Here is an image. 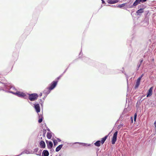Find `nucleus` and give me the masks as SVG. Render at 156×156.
I'll return each instance as SVG.
<instances>
[{
  "mask_svg": "<svg viewBox=\"0 0 156 156\" xmlns=\"http://www.w3.org/2000/svg\"><path fill=\"white\" fill-rule=\"evenodd\" d=\"M137 117V113H136L134 115V118H136Z\"/></svg>",
  "mask_w": 156,
  "mask_h": 156,
  "instance_id": "obj_37",
  "label": "nucleus"
},
{
  "mask_svg": "<svg viewBox=\"0 0 156 156\" xmlns=\"http://www.w3.org/2000/svg\"><path fill=\"white\" fill-rule=\"evenodd\" d=\"M119 120H118V121H117V122H116V123L118 121H119Z\"/></svg>",
  "mask_w": 156,
  "mask_h": 156,
  "instance_id": "obj_60",
  "label": "nucleus"
},
{
  "mask_svg": "<svg viewBox=\"0 0 156 156\" xmlns=\"http://www.w3.org/2000/svg\"><path fill=\"white\" fill-rule=\"evenodd\" d=\"M120 125L122 127L123 125V124L122 123H121Z\"/></svg>",
  "mask_w": 156,
  "mask_h": 156,
  "instance_id": "obj_50",
  "label": "nucleus"
},
{
  "mask_svg": "<svg viewBox=\"0 0 156 156\" xmlns=\"http://www.w3.org/2000/svg\"><path fill=\"white\" fill-rule=\"evenodd\" d=\"M46 142L47 144V147L48 149H51L52 148L53 144L51 141L46 140Z\"/></svg>",
  "mask_w": 156,
  "mask_h": 156,
  "instance_id": "obj_7",
  "label": "nucleus"
},
{
  "mask_svg": "<svg viewBox=\"0 0 156 156\" xmlns=\"http://www.w3.org/2000/svg\"><path fill=\"white\" fill-rule=\"evenodd\" d=\"M34 108L36 111L37 113H38L40 111V107L39 104L35 103L34 104Z\"/></svg>",
  "mask_w": 156,
  "mask_h": 156,
  "instance_id": "obj_5",
  "label": "nucleus"
},
{
  "mask_svg": "<svg viewBox=\"0 0 156 156\" xmlns=\"http://www.w3.org/2000/svg\"><path fill=\"white\" fill-rule=\"evenodd\" d=\"M127 4V3H123L122 4H119L116 7L117 8H122V7H124V6H126V5Z\"/></svg>",
  "mask_w": 156,
  "mask_h": 156,
  "instance_id": "obj_19",
  "label": "nucleus"
},
{
  "mask_svg": "<svg viewBox=\"0 0 156 156\" xmlns=\"http://www.w3.org/2000/svg\"><path fill=\"white\" fill-rule=\"evenodd\" d=\"M122 126H121L120 125H119L117 127V128L119 130V129H120L121 128H122Z\"/></svg>",
  "mask_w": 156,
  "mask_h": 156,
  "instance_id": "obj_34",
  "label": "nucleus"
},
{
  "mask_svg": "<svg viewBox=\"0 0 156 156\" xmlns=\"http://www.w3.org/2000/svg\"><path fill=\"white\" fill-rule=\"evenodd\" d=\"M50 149H51V151H54V149H53L52 148Z\"/></svg>",
  "mask_w": 156,
  "mask_h": 156,
  "instance_id": "obj_52",
  "label": "nucleus"
},
{
  "mask_svg": "<svg viewBox=\"0 0 156 156\" xmlns=\"http://www.w3.org/2000/svg\"><path fill=\"white\" fill-rule=\"evenodd\" d=\"M53 141V143L55 146H56L58 144L57 140H52Z\"/></svg>",
  "mask_w": 156,
  "mask_h": 156,
  "instance_id": "obj_26",
  "label": "nucleus"
},
{
  "mask_svg": "<svg viewBox=\"0 0 156 156\" xmlns=\"http://www.w3.org/2000/svg\"><path fill=\"white\" fill-rule=\"evenodd\" d=\"M47 130L48 132H50V129L48 128L47 127Z\"/></svg>",
  "mask_w": 156,
  "mask_h": 156,
  "instance_id": "obj_47",
  "label": "nucleus"
},
{
  "mask_svg": "<svg viewBox=\"0 0 156 156\" xmlns=\"http://www.w3.org/2000/svg\"><path fill=\"white\" fill-rule=\"evenodd\" d=\"M108 135H109L108 134V135L105 136L101 139V142L102 144H103L105 142L107 138Z\"/></svg>",
  "mask_w": 156,
  "mask_h": 156,
  "instance_id": "obj_17",
  "label": "nucleus"
},
{
  "mask_svg": "<svg viewBox=\"0 0 156 156\" xmlns=\"http://www.w3.org/2000/svg\"><path fill=\"white\" fill-rule=\"evenodd\" d=\"M28 99L31 101H34L36 100L38 97V94L36 93H34L32 94H28Z\"/></svg>",
  "mask_w": 156,
  "mask_h": 156,
  "instance_id": "obj_1",
  "label": "nucleus"
},
{
  "mask_svg": "<svg viewBox=\"0 0 156 156\" xmlns=\"http://www.w3.org/2000/svg\"><path fill=\"white\" fill-rule=\"evenodd\" d=\"M42 93H41L40 94L39 96H40V97H41V96H42Z\"/></svg>",
  "mask_w": 156,
  "mask_h": 156,
  "instance_id": "obj_51",
  "label": "nucleus"
},
{
  "mask_svg": "<svg viewBox=\"0 0 156 156\" xmlns=\"http://www.w3.org/2000/svg\"><path fill=\"white\" fill-rule=\"evenodd\" d=\"M24 94L25 96L22 97V98H23L26 99H28V97L26 95V94L25 93H24Z\"/></svg>",
  "mask_w": 156,
  "mask_h": 156,
  "instance_id": "obj_27",
  "label": "nucleus"
},
{
  "mask_svg": "<svg viewBox=\"0 0 156 156\" xmlns=\"http://www.w3.org/2000/svg\"><path fill=\"white\" fill-rule=\"evenodd\" d=\"M39 115V120H38V122L39 123H41L43 119V116L42 115H39V114H38Z\"/></svg>",
  "mask_w": 156,
  "mask_h": 156,
  "instance_id": "obj_16",
  "label": "nucleus"
},
{
  "mask_svg": "<svg viewBox=\"0 0 156 156\" xmlns=\"http://www.w3.org/2000/svg\"><path fill=\"white\" fill-rule=\"evenodd\" d=\"M126 6L127 8H133L134 7L133 5H128L127 4L126 5Z\"/></svg>",
  "mask_w": 156,
  "mask_h": 156,
  "instance_id": "obj_25",
  "label": "nucleus"
},
{
  "mask_svg": "<svg viewBox=\"0 0 156 156\" xmlns=\"http://www.w3.org/2000/svg\"><path fill=\"white\" fill-rule=\"evenodd\" d=\"M140 2L139 1V0H136L133 3V5L134 7L136 6L139 4Z\"/></svg>",
  "mask_w": 156,
  "mask_h": 156,
  "instance_id": "obj_22",
  "label": "nucleus"
},
{
  "mask_svg": "<svg viewBox=\"0 0 156 156\" xmlns=\"http://www.w3.org/2000/svg\"><path fill=\"white\" fill-rule=\"evenodd\" d=\"M46 133V130L45 129H43V136H44Z\"/></svg>",
  "mask_w": 156,
  "mask_h": 156,
  "instance_id": "obj_31",
  "label": "nucleus"
},
{
  "mask_svg": "<svg viewBox=\"0 0 156 156\" xmlns=\"http://www.w3.org/2000/svg\"><path fill=\"white\" fill-rule=\"evenodd\" d=\"M42 150H41L38 152V154H36L37 155L41 156V152Z\"/></svg>",
  "mask_w": 156,
  "mask_h": 156,
  "instance_id": "obj_28",
  "label": "nucleus"
},
{
  "mask_svg": "<svg viewBox=\"0 0 156 156\" xmlns=\"http://www.w3.org/2000/svg\"><path fill=\"white\" fill-rule=\"evenodd\" d=\"M49 153L47 150H44L42 153L41 156H48Z\"/></svg>",
  "mask_w": 156,
  "mask_h": 156,
  "instance_id": "obj_13",
  "label": "nucleus"
},
{
  "mask_svg": "<svg viewBox=\"0 0 156 156\" xmlns=\"http://www.w3.org/2000/svg\"><path fill=\"white\" fill-rule=\"evenodd\" d=\"M140 66H141V65H140V64H139V63L138 64V65L137 66V68H136V70H138L139 68L140 67Z\"/></svg>",
  "mask_w": 156,
  "mask_h": 156,
  "instance_id": "obj_32",
  "label": "nucleus"
},
{
  "mask_svg": "<svg viewBox=\"0 0 156 156\" xmlns=\"http://www.w3.org/2000/svg\"><path fill=\"white\" fill-rule=\"evenodd\" d=\"M141 78H142L140 76L138 78V79L137 80L138 81H139L140 82V80L141 79Z\"/></svg>",
  "mask_w": 156,
  "mask_h": 156,
  "instance_id": "obj_35",
  "label": "nucleus"
},
{
  "mask_svg": "<svg viewBox=\"0 0 156 156\" xmlns=\"http://www.w3.org/2000/svg\"><path fill=\"white\" fill-rule=\"evenodd\" d=\"M133 11H132V12H131V16H133Z\"/></svg>",
  "mask_w": 156,
  "mask_h": 156,
  "instance_id": "obj_55",
  "label": "nucleus"
},
{
  "mask_svg": "<svg viewBox=\"0 0 156 156\" xmlns=\"http://www.w3.org/2000/svg\"><path fill=\"white\" fill-rule=\"evenodd\" d=\"M5 89L7 90H5L4 89H2L1 87H0V91L2 90L5 92V91H9V90L11 88H12L13 89H15V88L14 87H12L11 86H5Z\"/></svg>",
  "mask_w": 156,
  "mask_h": 156,
  "instance_id": "obj_12",
  "label": "nucleus"
},
{
  "mask_svg": "<svg viewBox=\"0 0 156 156\" xmlns=\"http://www.w3.org/2000/svg\"><path fill=\"white\" fill-rule=\"evenodd\" d=\"M131 120L132 122H133V117H131Z\"/></svg>",
  "mask_w": 156,
  "mask_h": 156,
  "instance_id": "obj_49",
  "label": "nucleus"
},
{
  "mask_svg": "<svg viewBox=\"0 0 156 156\" xmlns=\"http://www.w3.org/2000/svg\"><path fill=\"white\" fill-rule=\"evenodd\" d=\"M134 120L135 121H136V118H134Z\"/></svg>",
  "mask_w": 156,
  "mask_h": 156,
  "instance_id": "obj_56",
  "label": "nucleus"
},
{
  "mask_svg": "<svg viewBox=\"0 0 156 156\" xmlns=\"http://www.w3.org/2000/svg\"><path fill=\"white\" fill-rule=\"evenodd\" d=\"M58 82V80H55L52 81L50 84L49 88L50 90H53L57 86Z\"/></svg>",
  "mask_w": 156,
  "mask_h": 156,
  "instance_id": "obj_3",
  "label": "nucleus"
},
{
  "mask_svg": "<svg viewBox=\"0 0 156 156\" xmlns=\"http://www.w3.org/2000/svg\"><path fill=\"white\" fill-rule=\"evenodd\" d=\"M40 102H42V101H43V103L44 102V100H42V99H40Z\"/></svg>",
  "mask_w": 156,
  "mask_h": 156,
  "instance_id": "obj_40",
  "label": "nucleus"
},
{
  "mask_svg": "<svg viewBox=\"0 0 156 156\" xmlns=\"http://www.w3.org/2000/svg\"><path fill=\"white\" fill-rule=\"evenodd\" d=\"M127 43H131V41L130 40H128L127 42Z\"/></svg>",
  "mask_w": 156,
  "mask_h": 156,
  "instance_id": "obj_46",
  "label": "nucleus"
},
{
  "mask_svg": "<svg viewBox=\"0 0 156 156\" xmlns=\"http://www.w3.org/2000/svg\"><path fill=\"white\" fill-rule=\"evenodd\" d=\"M140 2H141L142 3L144 2H146L147 0H139Z\"/></svg>",
  "mask_w": 156,
  "mask_h": 156,
  "instance_id": "obj_33",
  "label": "nucleus"
},
{
  "mask_svg": "<svg viewBox=\"0 0 156 156\" xmlns=\"http://www.w3.org/2000/svg\"><path fill=\"white\" fill-rule=\"evenodd\" d=\"M79 144L80 145H81L83 146H90L91 144H88L86 143H80V142H75L74 143V144Z\"/></svg>",
  "mask_w": 156,
  "mask_h": 156,
  "instance_id": "obj_15",
  "label": "nucleus"
},
{
  "mask_svg": "<svg viewBox=\"0 0 156 156\" xmlns=\"http://www.w3.org/2000/svg\"><path fill=\"white\" fill-rule=\"evenodd\" d=\"M40 104V105H41V107H43V101L42 102H39Z\"/></svg>",
  "mask_w": 156,
  "mask_h": 156,
  "instance_id": "obj_36",
  "label": "nucleus"
},
{
  "mask_svg": "<svg viewBox=\"0 0 156 156\" xmlns=\"http://www.w3.org/2000/svg\"><path fill=\"white\" fill-rule=\"evenodd\" d=\"M154 125L155 127V128H156V121H155L154 123Z\"/></svg>",
  "mask_w": 156,
  "mask_h": 156,
  "instance_id": "obj_41",
  "label": "nucleus"
},
{
  "mask_svg": "<svg viewBox=\"0 0 156 156\" xmlns=\"http://www.w3.org/2000/svg\"><path fill=\"white\" fill-rule=\"evenodd\" d=\"M38 150V148H37L34 149V151L33 152V153L34 152H37Z\"/></svg>",
  "mask_w": 156,
  "mask_h": 156,
  "instance_id": "obj_29",
  "label": "nucleus"
},
{
  "mask_svg": "<svg viewBox=\"0 0 156 156\" xmlns=\"http://www.w3.org/2000/svg\"><path fill=\"white\" fill-rule=\"evenodd\" d=\"M153 89V87H151L148 90L147 95V97H149L152 94V90Z\"/></svg>",
  "mask_w": 156,
  "mask_h": 156,
  "instance_id": "obj_8",
  "label": "nucleus"
},
{
  "mask_svg": "<svg viewBox=\"0 0 156 156\" xmlns=\"http://www.w3.org/2000/svg\"><path fill=\"white\" fill-rule=\"evenodd\" d=\"M142 22L144 26H147L149 23V17L148 16H145Z\"/></svg>",
  "mask_w": 156,
  "mask_h": 156,
  "instance_id": "obj_6",
  "label": "nucleus"
},
{
  "mask_svg": "<svg viewBox=\"0 0 156 156\" xmlns=\"http://www.w3.org/2000/svg\"><path fill=\"white\" fill-rule=\"evenodd\" d=\"M5 92L12 94L19 97L22 98V97L25 96L24 93L20 91H17L16 92H14L9 90V91H5Z\"/></svg>",
  "mask_w": 156,
  "mask_h": 156,
  "instance_id": "obj_2",
  "label": "nucleus"
},
{
  "mask_svg": "<svg viewBox=\"0 0 156 156\" xmlns=\"http://www.w3.org/2000/svg\"><path fill=\"white\" fill-rule=\"evenodd\" d=\"M144 12V9L140 8L136 12V15L137 16H140L141 15V13Z\"/></svg>",
  "mask_w": 156,
  "mask_h": 156,
  "instance_id": "obj_10",
  "label": "nucleus"
},
{
  "mask_svg": "<svg viewBox=\"0 0 156 156\" xmlns=\"http://www.w3.org/2000/svg\"><path fill=\"white\" fill-rule=\"evenodd\" d=\"M56 139L58 140V142H60L61 141V139L59 138H56Z\"/></svg>",
  "mask_w": 156,
  "mask_h": 156,
  "instance_id": "obj_38",
  "label": "nucleus"
},
{
  "mask_svg": "<svg viewBox=\"0 0 156 156\" xmlns=\"http://www.w3.org/2000/svg\"><path fill=\"white\" fill-rule=\"evenodd\" d=\"M140 82L136 80V84L135 86V89L137 88L140 84Z\"/></svg>",
  "mask_w": 156,
  "mask_h": 156,
  "instance_id": "obj_21",
  "label": "nucleus"
},
{
  "mask_svg": "<svg viewBox=\"0 0 156 156\" xmlns=\"http://www.w3.org/2000/svg\"><path fill=\"white\" fill-rule=\"evenodd\" d=\"M144 74H142L140 76L142 78V77L144 76Z\"/></svg>",
  "mask_w": 156,
  "mask_h": 156,
  "instance_id": "obj_48",
  "label": "nucleus"
},
{
  "mask_svg": "<svg viewBox=\"0 0 156 156\" xmlns=\"http://www.w3.org/2000/svg\"><path fill=\"white\" fill-rule=\"evenodd\" d=\"M81 53H82V51H81L80 52V54H79V55H80L81 54Z\"/></svg>",
  "mask_w": 156,
  "mask_h": 156,
  "instance_id": "obj_59",
  "label": "nucleus"
},
{
  "mask_svg": "<svg viewBox=\"0 0 156 156\" xmlns=\"http://www.w3.org/2000/svg\"><path fill=\"white\" fill-rule=\"evenodd\" d=\"M68 69V67L66 69V70L64 71L63 72V74H64L66 72V71H67V69Z\"/></svg>",
  "mask_w": 156,
  "mask_h": 156,
  "instance_id": "obj_42",
  "label": "nucleus"
},
{
  "mask_svg": "<svg viewBox=\"0 0 156 156\" xmlns=\"http://www.w3.org/2000/svg\"><path fill=\"white\" fill-rule=\"evenodd\" d=\"M101 141L98 140L94 143V145L97 147H100L101 146Z\"/></svg>",
  "mask_w": 156,
  "mask_h": 156,
  "instance_id": "obj_20",
  "label": "nucleus"
},
{
  "mask_svg": "<svg viewBox=\"0 0 156 156\" xmlns=\"http://www.w3.org/2000/svg\"><path fill=\"white\" fill-rule=\"evenodd\" d=\"M103 66H104V67H105V68H106V66L105 65H103Z\"/></svg>",
  "mask_w": 156,
  "mask_h": 156,
  "instance_id": "obj_53",
  "label": "nucleus"
},
{
  "mask_svg": "<svg viewBox=\"0 0 156 156\" xmlns=\"http://www.w3.org/2000/svg\"><path fill=\"white\" fill-rule=\"evenodd\" d=\"M138 9H139L140 8V7H141V5H139L138 6Z\"/></svg>",
  "mask_w": 156,
  "mask_h": 156,
  "instance_id": "obj_54",
  "label": "nucleus"
},
{
  "mask_svg": "<svg viewBox=\"0 0 156 156\" xmlns=\"http://www.w3.org/2000/svg\"><path fill=\"white\" fill-rule=\"evenodd\" d=\"M143 61V58L140 59L139 61V64H140V65H141Z\"/></svg>",
  "mask_w": 156,
  "mask_h": 156,
  "instance_id": "obj_30",
  "label": "nucleus"
},
{
  "mask_svg": "<svg viewBox=\"0 0 156 156\" xmlns=\"http://www.w3.org/2000/svg\"><path fill=\"white\" fill-rule=\"evenodd\" d=\"M47 137L48 139H51L52 137L51 133L48 132L47 134Z\"/></svg>",
  "mask_w": 156,
  "mask_h": 156,
  "instance_id": "obj_23",
  "label": "nucleus"
},
{
  "mask_svg": "<svg viewBox=\"0 0 156 156\" xmlns=\"http://www.w3.org/2000/svg\"><path fill=\"white\" fill-rule=\"evenodd\" d=\"M119 1V0H108V4H112L117 3Z\"/></svg>",
  "mask_w": 156,
  "mask_h": 156,
  "instance_id": "obj_14",
  "label": "nucleus"
},
{
  "mask_svg": "<svg viewBox=\"0 0 156 156\" xmlns=\"http://www.w3.org/2000/svg\"><path fill=\"white\" fill-rule=\"evenodd\" d=\"M61 77L60 76H59L57 78V80L58 81V80H59L60 78Z\"/></svg>",
  "mask_w": 156,
  "mask_h": 156,
  "instance_id": "obj_44",
  "label": "nucleus"
},
{
  "mask_svg": "<svg viewBox=\"0 0 156 156\" xmlns=\"http://www.w3.org/2000/svg\"><path fill=\"white\" fill-rule=\"evenodd\" d=\"M28 103L30 104L31 105H32V103L30 101H28Z\"/></svg>",
  "mask_w": 156,
  "mask_h": 156,
  "instance_id": "obj_43",
  "label": "nucleus"
},
{
  "mask_svg": "<svg viewBox=\"0 0 156 156\" xmlns=\"http://www.w3.org/2000/svg\"><path fill=\"white\" fill-rule=\"evenodd\" d=\"M63 146V144H62L58 145V147H57L55 149L56 151L58 152V151H59L61 149Z\"/></svg>",
  "mask_w": 156,
  "mask_h": 156,
  "instance_id": "obj_18",
  "label": "nucleus"
},
{
  "mask_svg": "<svg viewBox=\"0 0 156 156\" xmlns=\"http://www.w3.org/2000/svg\"><path fill=\"white\" fill-rule=\"evenodd\" d=\"M63 73H62V74L60 76H60V77H61L63 75Z\"/></svg>",
  "mask_w": 156,
  "mask_h": 156,
  "instance_id": "obj_57",
  "label": "nucleus"
},
{
  "mask_svg": "<svg viewBox=\"0 0 156 156\" xmlns=\"http://www.w3.org/2000/svg\"><path fill=\"white\" fill-rule=\"evenodd\" d=\"M118 133V131H116L113 134L112 140V143L113 144H115L117 140Z\"/></svg>",
  "mask_w": 156,
  "mask_h": 156,
  "instance_id": "obj_4",
  "label": "nucleus"
},
{
  "mask_svg": "<svg viewBox=\"0 0 156 156\" xmlns=\"http://www.w3.org/2000/svg\"><path fill=\"white\" fill-rule=\"evenodd\" d=\"M102 1V4H104L105 3V1L104 0H101Z\"/></svg>",
  "mask_w": 156,
  "mask_h": 156,
  "instance_id": "obj_45",
  "label": "nucleus"
},
{
  "mask_svg": "<svg viewBox=\"0 0 156 156\" xmlns=\"http://www.w3.org/2000/svg\"><path fill=\"white\" fill-rule=\"evenodd\" d=\"M82 60L85 62H87V61L89 60V59L88 58L83 57L82 58Z\"/></svg>",
  "mask_w": 156,
  "mask_h": 156,
  "instance_id": "obj_24",
  "label": "nucleus"
},
{
  "mask_svg": "<svg viewBox=\"0 0 156 156\" xmlns=\"http://www.w3.org/2000/svg\"><path fill=\"white\" fill-rule=\"evenodd\" d=\"M40 147L41 148L44 149L45 148L46 144L44 142L43 140H41L39 143Z\"/></svg>",
  "mask_w": 156,
  "mask_h": 156,
  "instance_id": "obj_11",
  "label": "nucleus"
},
{
  "mask_svg": "<svg viewBox=\"0 0 156 156\" xmlns=\"http://www.w3.org/2000/svg\"><path fill=\"white\" fill-rule=\"evenodd\" d=\"M47 95H45L44 96V97H43V99L44 100L46 98V97H47Z\"/></svg>",
  "mask_w": 156,
  "mask_h": 156,
  "instance_id": "obj_39",
  "label": "nucleus"
},
{
  "mask_svg": "<svg viewBox=\"0 0 156 156\" xmlns=\"http://www.w3.org/2000/svg\"><path fill=\"white\" fill-rule=\"evenodd\" d=\"M51 90L48 87L45 88L43 91V93L45 95H48L51 92Z\"/></svg>",
  "mask_w": 156,
  "mask_h": 156,
  "instance_id": "obj_9",
  "label": "nucleus"
},
{
  "mask_svg": "<svg viewBox=\"0 0 156 156\" xmlns=\"http://www.w3.org/2000/svg\"><path fill=\"white\" fill-rule=\"evenodd\" d=\"M140 100V102H142V101L143 100H141H141Z\"/></svg>",
  "mask_w": 156,
  "mask_h": 156,
  "instance_id": "obj_58",
  "label": "nucleus"
}]
</instances>
